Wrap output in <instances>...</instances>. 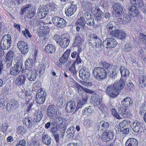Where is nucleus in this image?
<instances>
[{"mask_svg":"<svg viewBox=\"0 0 146 146\" xmlns=\"http://www.w3.org/2000/svg\"><path fill=\"white\" fill-rule=\"evenodd\" d=\"M124 81L121 79L117 82H115L113 85L108 86L105 92L110 97L115 98L118 94V92L124 88Z\"/></svg>","mask_w":146,"mask_h":146,"instance_id":"f257e3e1","label":"nucleus"},{"mask_svg":"<svg viewBox=\"0 0 146 146\" xmlns=\"http://www.w3.org/2000/svg\"><path fill=\"white\" fill-rule=\"evenodd\" d=\"M93 74L94 77L98 80L105 79L107 76L106 71L100 67L95 68L93 71Z\"/></svg>","mask_w":146,"mask_h":146,"instance_id":"f03ea898","label":"nucleus"},{"mask_svg":"<svg viewBox=\"0 0 146 146\" xmlns=\"http://www.w3.org/2000/svg\"><path fill=\"white\" fill-rule=\"evenodd\" d=\"M11 39L9 34L4 35L1 39V47L2 50H7L11 46Z\"/></svg>","mask_w":146,"mask_h":146,"instance_id":"7ed1b4c3","label":"nucleus"},{"mask_svg":"<svg viewBox=\"0 0 146 146\" xmlns=\"http://www.w3.org/2000/svg\"><path fill=\"white\" fill-rule=\"evenodd\" d=\"M90 36V39L89 42V45L94 46L98 48H101L102 42L98 37L95 34H92Z\"/></svg>","mask_w":146,"mask_h":146,"instance_id":"20e7f679","label":"nucleus"},{"mask_svg":"<svg viewBox=\"0 0 146 146\" xmlns=\"http://www.w3.org/2000/svg\"><path fill=\"white\" fill-rule=\"evenodd\" d=\"M117 42L116 40L113 38H106L102 43V45L106 48H112L115 46Z\"/></svg>","mask_w":146,"mask_h":146,"instance_id":"39448f33","label":"nucleus"},{"mask_svg":"<svg viewBox=\"0 0 146 146\" xmlns=\"http://www.w3.org/2000/svg\"><path fill=\"white\" fill-rule=\"evenodd\" d=\"M48 13V7L45 6L41 5L38 7L37 14L39 18L42 19L44 18Z\"/></svg>","mask_w":146,"mask_h":146,"instance_id":"423d86ee","label":"nucleus"},{"mask_svg":"<svg viewBox=\"0 0 146 146\" xmlns=\"http://www.w3.org/2000/svg\"><path fill=\"white\" fill-rule=\"evenodd\" d=\"M22 66V64L21 62H17L10 69V74L14 76L17 75L21 70Z\"/></svg>","mask_w":146,"mask_h":146,"instance_id":"0eeeda50","label":"nucleus"},{"mask_svg":"<svg viewBox=\"0 0 146 146\" xmlns=\"http://www.w3.org/2000/svg\"><path fill=\"white\" fill-rule=\"evenodd\" d=\"M17 46L23 54H26L29 51V45L24 41H19L17 43Z\"/></svg>","mask_w":146,"mask_h":146,"instance_id":"6e6552de","label":"nucleus"},{"mask_svg":"<svg viewBox=\"0 0 146 146\" xmlns=\"http://www.w3.org/2000/svg\"><path fill=\"white\" fill-rule=\"evenodd\" d=\"M118 112L122 118L123 117L131 118L132 116V115L129 110L122 107L118 108Z\"/></svg>","mask_w":146,"mask_h":146,"instance_id":"1a4fd4ad","label":"nucleus"},{"mask_svg":"<svg viewBox=\"0 0 146 146\" xmlns=\"http://www.w3.org/2000/svg\"><path fill=\"white\" fill-rule=\"evenodd\" d=\"M80 77L83 80L87 81L90 79V74L85 66H83L79 71Z\"/></svg>","mask_w":146,"mask_h":146,"instance_id":"9d476101","label":"nucleus"},{"mask_svg":"<svg viewBox=\"0 0 146 146\" xmlns=\"http://www.w3.org/2000/svg\"><path fill=\"white\" fill-rule=\"evenodd\" d=\"M82 98L78 103L76 106V108L74 112H76L80 108H81L87 102L88 99L87 94L86 93H83L82 94Z\"/></svg>","mask_w":146,"mask_h":146,"instance_id":"9b49d317","label":"nucleus"},{"mask_svg":"<svg viewBox=\"0 0 146 146\" xmlns=\"http://www.w3.org/2000/svg\"><path fill=\"white\" fill-rule=\"evenodd\" d=\"M112 130H109L108 132H106L102 134L101 138L102 140L104 142H107L110 139H113L114 134Z\"/></svg>","mask_w":146,"mask_h":146,"instance_id":"f8f14e48","label":"nucleus"},{"mask_svg":"<svg viewBox=\"0 0 146 146\" xmlns=\"http://www.w3.org/2000/svg\"><path fill=\"white\" fill-rule=\"evenodd\" d=\"M55 122L59 127L64 128L67 126V121L62 117H58L56 118Z\"/></svg>","mask_w":146,"mask_h":146,"instance_id":"ddd939ff","label":"nucleus"},{"mask_svg":"<svg viewBox=\"0 0 146 146\" xmlns=\"http://www.w3.org/2000/svg\"><path fill=\"white\" fill-rule=\"evenodd\" d=\"M113 10L115 12V14L113 13V15L115 17L121 15L123 13V9L121 5L119 3H116L113 6Z\"/></svg>","mask_w":146,"mask_h":146,"instance_id":"4468645a","label":"nucleus"},{"mask_svg":"<svg viewBox=\"0 0 146 146\" xmlns=\"http://www.w3.org/2000/svg\"><path fill=\"white\" fill-rule=\"evenodd\" d=\"M76 107L75 102L73 101H70L68 102L66 105L65 110L68 113L73 112Z\"/></svg>","mask_w":146,"mask_h":146,"instance_id":"2eb2a0df","label":"nucleus"},{"mask_svg":"<svg viewBox=\"0 0 146 146\" xmlns=\"http://www.w3.org/2000/svg\"><path fill=\"white\" fill-rule=\"evenodd\" d=\"M115 23L113 21H110L108 22L106 26V28L111 36L114 34L115 31L117 29L115 26Z\"/></svg>","mask_w":146,"mask_h":146,"instance_id":"dca6fc26","label":"nucleus"},{"mask_svg":"<svg viewBox=\"0 0 146 146\" xmlns=\"http://www.w3.org/2000/svg\"><path fill=\"white\" fill-rule=\"evenodd\" d=\"M126 35V34L124 31L117 29L112 36L117 39L122 40L125 38Z\"/></svg>","mask_w":146,"mask_h":146,"instance_id":"f3484780","label":"nucleus"},{"mask_svg":"<svg viewBox=\"0 0 146 146\" xmlns=\"http://www.w3.org/2000/svg\"><path fill=\"white\" fill-rule=\"evenodd\" d=\"M56 109L53 105L49 106L47 110V116L50 118H54L56 114Z\"/></svg>","mask_w":146,"mask_h":146,"instance_id":"a211bd4d","label":"nucleus"},{"mask_svg":"<svg viewBox=\"0 0 146 146\" xmlns=\"http://www.w3.org/2000/svg\"><path fill=\"white\" fill-rule=\"evenodd\" d=\"M122 105L125 108L131 107L133 104V100L129 97H127L121 102Z\"/></svg>","mask_w":146,"mask_h":146,"instance_id":"6ab92c4d","label":"nucleus"},{"mask_svg":"<svg viewBox=\"0 0 146 146\" xmlns=\"http://www.w3.org/2000/svg\"><path fill=\"white\" fill-rule=\"evenodd\" d=\"M50 28L47 26H41L39 27L38 35L40 37L45 36L50 32Z\"/></svg>","mask_w":146,"mask_h":146,"instance_id":"aec40b11","label":"nucleus"},{"mask_svg":"<svg viewBox=\"0 0 146 146\" xmlns=\"http://www.w3.org/2000/svg\"><path fill=\"white\" fill-rule=\"evenodd\" d=\"M58 44L62 48H66L70 42V39L67 37L63 36L61 38L60 40L58 42Z\"/></svg>","mask_w":146,"mask_h":146,"instance_id":"412c9836","label":"nucleus"},{"mask_svg":"<svg viewBox=\"0 0 146 146\" xmlns=\"http://www.w3.org/2000/svg\"><path fill=\"white\" fill-rule=\"evenodd\" d=\"M30 70H29V72L27 73V78L31 81H35L37 75L36 71L34 69Z\"/></svg>","mask_w":146,"mask_h":146,"instance_id":"4be33fe9","label":"nucleus"},{"mask_svg":"<svg viewBox=\"0 0 146 146\" xmlns=\"http://www.w3.org/2000/svg\"><path fill=\"white\" fill-rule=\"evenodd\" d=\"M76 5L72 4L70 7L65 9V13L67 15L70 16L74 14L77 9Z\"/></svg>","mask_w":146,"mask_h":146,"instance_id":"5701e85b","label":"nucleus"},{"mask_svg":"<svg viewBox=\"0 0 146 146\" xmlns=\"http://www.w3.org/2000/svg\"><path fill=\"white\" fill-rule=\"evenodd\" d=\"M84 11H88L92 6V3L88 1L80 0Z\"/></svg>","mask_w":146,"mask_h":146,"instance_id":"b1692460","label":"nucleus"},{"mask_svg":"<svg viewBox=\"0 0 146 146\" xmlns=\"http://www.w3.org/2000/svg\"><path fill=\"white\" fill-rule=\"evenodd\" d=\"M26 80V76L22 74L19 75L16 78L15 82V84L18 85H21L24 84Z\"/></svg>","mask_w":146,"mask_h":146,"instance_id":"393cba45","label":"nucleus"},{"mask_svg":"<svg viewBox=\"0 0 146 146\" xmlns=\"http://www.w3.org/2000/svg\"><path fill=\"white\" fill-rule=\"evenodd\" d=\"M70 50L68 49L65 52L63 55L60 57L59 61L62 63H64L68 60V57L70 52Z\"/></svg>","mask_w":146,"mask_h":146,"instance_id":"a878e982","label":"nucleus"},{"mask_svg":"<svg viewBox=\"0 0 146 146\" xmlns=\"http://www.w3.org/2000/svg\"><path fill=\"white\" fill-rule=\"evenodd\" d=\"M138 141L134 138H131L128 139L125 143L126 146H137Z\"/></svg>","mask_w":146,"mask_h":146,"instance_id":"bb28decb","label":"nucleus"},{"mask_svg":"<svg viewBox=\"0 0 146 146\" xmlns=\"http://www.w3.org/2000/svg\"><path fill=\"white\" fill-rule=\"evenodd\" d=\"M40 137L38 134L35 135L32 138L31 146H40Z\"/></svg>","mask_w":146,"mask_h":146,"instance_id":"cd10ccee","label":"nucleus"},{"mask_svg":"<svg viewBox=\"0 0 146 146\" xmlns=\"http://www.w3.org/2000/svg\"><path fill=\"white\" fill-rule=\"evenodd\" d=\"M42 141L44 144L49 145L51 143L50 137L47 134H43L42 135Z\"/></svg>","mask_w":146,"mask_h":146,"instance_id":"c85d7f7f","label":"nucleus"},{"mask_svg":"<svg viewBox=\"0 0 146 146\" xmlns=\"http://www.w3.org/2000/svg\"><path fill=\"white\" fill-rule=\"evenodd\" d=\"M98 128H100L103 131L108 132L109 129V124L106 122L102 121L100 123V125L98 126Z\"/></svg>","mask_w":146,"mask_h":146,"instance_id":"c756f323","label":"nucleus"},{"mask_svg":"<svg viewBox=\"0 0 146 146\" xmlns=\"http://www.w3.org/2000/svg\"><path fill=\"white\" fill-rule=\"evenodd\" d=\"M56 48L55 46L51 44H48L45 47V50L48 54H52L56 51Z\"/></svg>","mask_w":146,"mask_h":146,"instance_id":"7c9ffc66","label":"nucleus"},{"mask_svg":"<svg viewBox=\"0 0 146 146\" xmlns=\"http://www.w3.org/2000/svg\"><path fill=\"white\" fill-rule=\"evenodd\" d=\"M129 10V14L133 17L137 16L139 14L138 9L135 6L130 7Z\"/></svg>","mask_w":146,"mask_h":146,"instance_id":"2f4dec72","label":"nucleus"},{"mask_svg":"<svg viewBox=\"0 0 146 146\" xmlns=\"http://www.w3.org/2000/svg\"><path fill=\"white\" fill-rule=\"evenodd\" d=\"M141 127L140 123L137 121H135L133 123L132 128L134 132H138Z\"/></svg>","mask_w":146,"mask_h":146,"instance_id":"473e14b6","label":"nucleus"},{"mask_svg":"<svg viewBox=\"0 0 146 146\" xmlns=\"http://www.w3.org/2000/svg\"><path fill=\"white\" fill-rule=\"evenodd\" d=\"M42 117V112L38 111L34 114L33 121L36 123H38L40 121Z\"/></svg>","mask_w":146,"mask_h":146,"instance_id":"72a5a7b5","label":"nucleus"},{"mask_svg":"<svg viewBox=\"0 0 146 146\" xmlns=\"http://www.w3.org/2000/svg\"><path fill=\"white\" fill-rule=\"evenodd\" d=\"M26 68L29 71L31 70V68L33 64V60L31 58L27 59L25 62Z\"/></svg>","mask_w":146,"mask_h":146,"instance_id":"f704fd0d","label":"nucleus"},{"mask_svg":"<svg viewBox=\"0 0 146 146\" xmlns=\"http://www.w3.org/2000/svg\"><path fill=\"white\" fill-rule=\"evenodd\" d=\"M119 70L120 71L121 74L122 76L126 77L129 74V70L123 66H121Z\"/></svg>","mask_w":146,"mask_h":146,"instance_id":"c9c22d12","label":"nucleus"},{"mask_svg":"<svg viewBox=\"0 0 146 146\" xmlns=\"http://www.w3.org/2000/svg\"><path fill=\"white\" fill-rule=\"evenodd\" d=\"M31 7L32 6L30 5H26L23 6L21 10V14L22 15L26 13H28L29 11L31 9Z\"/></svg>","mask_w":146,"mask_h":146,"instance_id":"e433bc0d","label":"nucleus"},{"mask_svg":"<svg viewBox=\"0 0 146 146\" xmlns=\"http://www.w3.org/2000/svg\"><path fill=\"white\" fill-rule=\"evenodd\" d=\"M82 40L81 38L78 36H76L73 45L74 46H79L82 44Z\"/></svg>","mask_w":146,"mask_h":146,"instance_id":"4c0bfd02","label":"nucleus"},{"mask_svg":"<svg viewBox=\"0 0 146 146\" xmlns=\"http://www.w3.org/2000/svg\"><path fill=\"white\" fill-rule=\"evenodd\" d=\"M23 124L30 127L31 125L32 124L33 120L30 117L25 118L23 119Z\"/></svg>","mask_w":146,"mask_h":146,"instance_id":"58836bf2","label":"nucleus"},{"mask_svg":"<svg viewBox=\"0 0 146 146\" xmlns=\"http://www.w3.org/2000/svg\"><path fill=\"white\" fill-rule=\"evenodd\" d=\"M95 9L94 11L96 17H101L103 15V13L98 8V6H95L94 7Z\"/></svg>","mask_w":146,"mask_h":146,"instance_id":"ea45409f","label":"nucleus"},{"mask_svg":"<svg viewBox=\"0 0 146 146\" xmlns=\"http://www.w3.org/2000/svg\"><path fill=\"white\" fill-rule=\"evenodd\" d=\"M85 19L82 17H81L78 19L76 23V25L78 26H81L84 27L85 26Z\"/></svg>","mask_w":146,"mask_h":146,"instance_id":"a19ab883","label":"nucleus"},{"mask_svg":"<svg viewBox=\"0 0 146 146\" xmlns=\"http://www.w3.org/2000/svg\"><path fill=\"white\" fill-rule=\"evenodd\" d=\"M119 70V68L117 67H116L114 69H112V71L110 72V76L111 78H115V75L117 73Z\"/></svg>","mask_w":146,"mask_h":146,"instance_id":"79ce46f5","label":"nucleus"},{"mask_svg":"<svg viewBox=\"0 0 146 146\" xmlns=\"http://www.w3.org/2000/svg\"><path fill=\"white\" fill-rule=\"evenodd\" d=\"M46 98L39 97L38 95H36V103L39 104H42L44 102Z\"/></svg>","mask_w":146,"mask_h":146,"instance_id":"37998d69","label":"nucleus"},{"mask_svg":"<svg viewBox=\"0 0 146 146\" xmlns=\"http://www.w3.org/2000/svg\"><path fill=\"white\" fill-rule=\"evenodd\" d=\"M103 68H106L108 70H109L112 68V65L106 62L102 61L101 63Z\"/></svg>","mask_w":146,"mask_h":146,"instance_id":"c03bdc74","label":"nucleus"},{"mask_svg":"<svg viewBox=\"0 0 146 146\" xmlns=\"http://www.w3.org/2000/svg\"><path fill=\"white\" fill-rule=\"evenodd\" d=\"M36 11L34 9L29 10L28 13H27V17L29 19H31L35 15Z\"/></svg>","mask_w":146,"mask_h":146,"instance_id":"a18cd8bd","label":"nucleus"},{"mask_svg":"<svg viewBox=\"0 0 146 146\" xmlns=\"http://www.w3.org/2000/svg\"><path fill=\"white\" fill-rule=\"evenodd\" d=\"M111 114L115 117L118 119H122L119 113L117 112L115 108L112 109L111 110Z\"/></svg>","mask_w":146,"mask_h":146,"instance_id":"49530a36","label":"nucleus"},{"mask_svg":"<svg viewBox=\"0 0 146 146\" xmlns=\"http://www.w3.org/2000/svg\"><path fill=\"white\" fill-rule=\"evenodd\" d=\"M61 18L59 17L54 16L52 18V21L53 23L56 26L58 25L60 20Z\"/></svg>","mask_w":146,"mask_h":146,"instance_id":"de8ad7c7","label":"nucleus"},{"mask_svg":"<svg viewBox=\"0 0 146 146\" xmlns=\"http://www.w3.org/2000/svg\"><path fill=\"white\" fill-rule=\"evenodd\" d=\"M140 113L142 115L146 113V102L142 105L140 109Z\"/></svg>","mask_w":146,"mask_h":146,"instance_id":"09e8293b","label":"nucleus"},{"mask_svg":"<svg viewBox=\"0 0 146 146\" xmlns=\"http://www.w3.org/2000/svg\"><path fill=\"white\" fill-rule=\"evenodd\" d=\"M60 20L59 21L58 25L57 26V27L60 28H63L66 25V21L63 18H61L60 19Z\"/></svg>","mask_w":146,"mask_h":146,"instance_id":"8fccbe9b","label":"nucleus"},{"mask_svg":"<svg viewBox=\"0 0 146 146\" xmlns=\"http://www.w3.org/2000/svg\"><path fill=\"white\" fill-rule=\"evenodd\" d=\"M36 95H38L39 97L46 98V94L45 91L43 90V89H40V92L37 93Z\"/></svg>","mask_w":146,"mask_h":146,"instance_id":"3c124183","label":"nucleus"},{"mask_svg":"<svg viewBox=\"0 0 146 146\" xmlns=\"http://www.w3.org/2000/svg\"><path fill=\"white\" fill-rule=\"evenodd\" d=\"M69 71L74 75H75L77 73V71L76 69V67L75 63H73L69 68Z\"/></svg>","mask_w":146,"mask_h":146,"instance_id":"603ef678","label":"nucleus"},{"mask_svg":"<svg viewBox=\"0 0 146 146\" xmlns=\"http://www.w3.org/2000/svg\"><path fill=\"white\" fill-rule=\"evenodd\" d=\"M139 39L143 44H146V35L141 33H140Z\"/></svg>","mask_w":146,"mask_h":146,"instance_id":"864d4df0","label":"nucleus"},{"mask_svg":"<svg viewBox=\"0 0 146 146\" xmlns=\"http://www.w3.org/2000/svg\"><path fill=\"white\" fill-rule=\"evenodd\" d=\"M131 45L129 43H127L125 45L123 50L125 52H129L131 51Z\"/></svg>","mask_w":146,"mask_h":146,"instance_id":"5fc2aeb1","label":"nucleus"},{"mask_svg":"<svg viewBox=\"0 0 146 146\" xmlns=\"http://www.w3.org/2000/svg\"><path fill=\"white\" fill-rule=\"evenodd\" d=\"M17 131L18 133L20 134H23L27 131L26 129L22 126H19L17 129Z\"/></svg>","mask_w":146,"mask_h":146,"instance_id":"6e6d98bb","label":"nucleus"},{"mask_svg":"<svg viewBox=\"0 0 146 146\" xmlns=\"http://www.w3.org/2000/svg\"><path fill=\"white\" fill-rule=\"evenodd\" d=\"M115 17L116 20H117V21L115 22V23H117V24H118V23H119V24H123V22H124V21H123V17H122L121 15L118 16H116Z\"/></svg>","mask_w":146,"mask_h":146,"instance_id":"4d7b16f0","label":"nucleus"},{"mask_svg":"<svg viewBox=\"0 0 146 146\" xmlns=\"http://www.w3.org/2000/svg\"><path fill=\"white\" fill-rule=\"evenodd\" d=\"M10 103L11 104V105L14 109L15 107L19 104V103L17 100L15 99H12L10 101Z\"/></svg>","mask_w":146,"mask_h":146,"instance_id":"13d9d810","label":"nucleus"},{"mask_svg":"<svg viewBox=\"0 0 146 146\" xmlns=\"http://www.w3.org/2000/svg\"><path fill=\"white\" fill-rule=\"evenodd\" d=\"M38 21V20L37 19L34 18L29 21V23L31 26L33 27H36Z\"/></svg>","mask_w":146,"mask_h":146,"instance_id":"bf43d9fd","label":"nucleus"},{"mask_svg":"<svg viewBox=\"0 0 146 146\" xmlns=\"http://www.w3.org/2000/svg\"><path fill=\"white\" fill-rule=\"evenodd\" d=\"M84 13L83 15L84 19H85V21L92 18L91 15L90 13L88 12V11H84Z\"/></svg>","mask_w":146,"mask_h":146,"instance_id":"052dcab7","label":"nucleus"},{"mask_svg":"<svg viewBox=\"0 0 146 146\" xmlns=\"http://www.w3.org/2000/svg\"><path fill=\"white\" fill-rule=\"evenodd\" d=\"M39 72L40 74L42 75L44 73L45 70V67L43 64H41L39 66Z\"/></svg>","mask_w":146,"mask_h":146,"instance_id":"680f3d73","label":"nucleus"},{"mask_svg":"<svg viewBox=\"0 0 146 146\" xmlns=\"http://www.w3.org/2000/svg\"><path fill=\"white\" fill-rule=\"evenodd\" d=\"M124 21L123 22V24H126L131 21V19L129 16L128 15H123Z\"/></svg>","mask_w":146,"mask_h":146,"instance_id":"e2e57ef3","label":"nucleus"},{"mask_svg":"<svg viewBox=\"0 0 146 146\" xmlns=\"http://www.w3.org/2000/svg\"><path fill=\"white\" fill-rule=\"evenodd\" d=\"M22 33L26 37H28L29 38H31L32 36L29 33V31L27 29H25V31H22Z\"/></svg>","mask_w":146,"mask_h":146,"instance_id":"0e129e2a","label":"nucleus"},{"mask_svg":"<svg viewBox=\"0 0 146 146\" xmlns=\"http://www.w3.org/2000/svg\"><path fill=\"white\" fill-rule=\"evenodd\" d=\"M140 82L144 86H146V76H144L141 77L140 79Z\"/></svg>","mask_w":146,"mask_h":146,"instance_id":"69168bd1","label":"nucleus"},{"mask_svg":"<svg viewBox=\"0 0 146 146\" xmlns=\"http://www.w3.org/2000/svg\"><path fill=\"white\" fill-rule=\"evenodd\" d=\"M33 89L34 91H36L39 89V82L38 81L36 82L33 84Z\"/></svg>","mask_w":146,"mask_h":146,"instance_id":"338daca9","label":"nucleus"},{"mask_svg":"<svg viewBox=\"0 0 146 146\" xmlns=\"http://www.w3.org/2000/svg\"><path fill=\"white\" fill-rule=\"evenodd\" d=\"M16 145L18 146H26V142L25 140L22 139L19 141L17 143Z\"/></svg>","mask_w":146,"mask_h":146,"instance_id":"774afa93","label":"nucleus"}]
</instances>
